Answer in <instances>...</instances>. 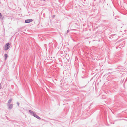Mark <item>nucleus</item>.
<instances>
[{"label":"nucleus","instance_id":"f257e3e1","mask_svg":"<svg viewBox=\"0 0 127 127\" xmlns=\"http://www.w3.org/2000/svg\"><path fill=\"white\" fill-rule=\"evenodd\" d=\"M29 112L31 114H32L33 116H34V117H35L38 119L39 120L41 119V118L39 116H38L37 115H36V113L35 112H34L32 111L31 110H29Z\"/></svg>","mask_w":127,"mask_h":127},{"label":"nucleus","instance_id":"f03ea898","mask_svg":"<svg viewBox=\"0 0 127 127\" xmlns=\"http://www.w3.org/2000/svg\"><path fill=\"white\" fill-rule=\"evenodd\" d=\"M11 44L10 43H7L4 46V49L5 50H8L10 47V45Z\"/></svg>","mask_w":127,"mask_h":127},{"label":"nucleus","instance_id":"7ed1b4c3","mask_svg":"<svg viewBox=\"0 0 127 127\" xmlns=\"http://www.w3.org/2000/svg\"><path fill=\"white\" fill-rule=\"evenodd\" d=\"M111 38H113V40H116L117 39V37H116V35L115 34H114L113 35H112L111 36Z\"/></svg>","mask_w":127,"mask_h":127},{"label":"nucleus","instance_id":"20e7f679","mask_svg":"<svg viewBox=\"0 0 127 127\" xmlns=\"http://www.w3.org/2000/svg\"><path fill=\"white\" fill-rule=\"evenodd\" d=\"M33 21V20L32 19H28L26 20L25 21V23H28L31 22H32Z\"/></svg>","mask_w":127,"mask_h":127},{"label":"nucleus","instance_id":"39448f33","mask_svg":"<svg viewBox=\"0 0 127 127\" xmlns=\"http://www.w3.org/2000/svg\"><path fill=\"white\" fill-rule=\"evenodd\" d=\"M8 107V109H12L13 107V105L12 104H7Z\"/></svg>","mask_w":127,"mask_h":127},{"label":"nucleus","instance_id":"423d86ee","mask_svg":"<svg viewBox=\"0 0 127 127\" xmlns=\"http://www.w3.org/2000/svg\"><path fill=\"white\" fill-rule=\"evenodd\" d=\"M5 57V60H6L8 57V55L7 54H5L4 55Z\"/></svg>","mask_w":127,"mask_h":127},{"label":"nucleus","instance_id":"0eeeda50","mask_svg":"<svg viewBox=\"0 0 127 127\" xmlns=\"http://www.w3.org/2000/svg\"><path fill=\"white\" fill-rule=\"evenodd\" d=\"M12 100L11 99H10L8 101V103L7 104H10L11 103V102Z\"/></svg>","mask_w":127,"mask_h":127},{"label":"nucleus","instance_id":"6e6552de","mask_svg":"<svg viewBox=\"0 0 127 127\" xmlns=\"http://www.w3.org/2000/svg\"><path fill=\"white\" fill-rule=\"evenodd\" d=\"M2 17V15L1 13L0 12V18H1Z\"/></svg>","mask_w":127,"mask_h":127},{"label":"nucleus","instance_id":"1a4fd4ad","mask_svg":"<svg viewBox=\"0 0 127 127\" xmlns=\"http://www.w3.org/2000/svg\"><path fill=\"white\" fill-rule=\"evenodd\" d=\"M17 105H18V106L19 107V103L18 102L17 103Z\"/></svg>","mask_w":127,"mask_h":127},{"label":"nucleus","instance_id":"9d476101","mask_svg":"<svg viewBox=\"0 0 127 127\" xmlns=\"http://www.w3.org/2000/svg\"><path fill=\"white\" fill-rule=\"evenodd\" d=\"M69 32V31L68 30L67 31V33H68V32Z\"/></svg>","mask_w":127,"mask_h":127},{"label":"nucleus","instance_id":"9b49d317","mask_svg":"<svg viewBox=\"0 0 127 127\" xmlns=\"http://www.w3.org/2000/svg\"><path fill=\"white\" fill-rule=\"evenodd\" d=\"M52 17H53V18H54V17H55V15H53V16H52Z\"/></svg>","mask_w":127,"mask_h":127},{"label":"nucleus","instance_id":"f8f14e48","mask_svg":"<svg viewBox=\"0 0 127 127\" xmlns=\"http://www.w3.org/2000/svg\"><path fill=\"white\" fill-rule=\"evenodd\" d=\"M1 84L0 83V86Z\"/></svg>","mask_w":127,"mask_h":127}]
</instances>
